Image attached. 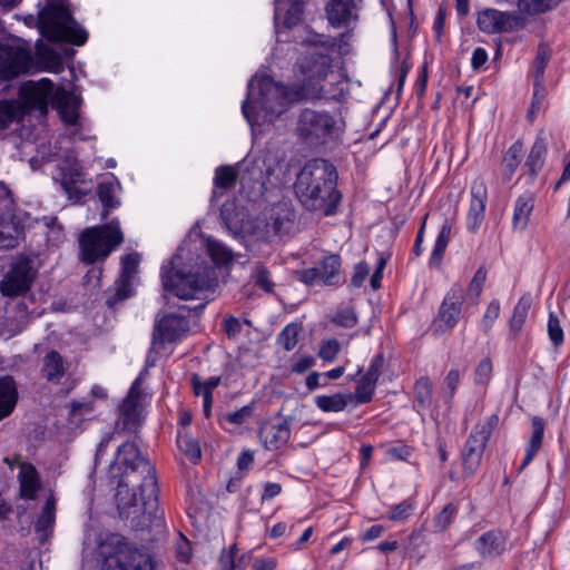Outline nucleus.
Here are the masks:
<instances>
[{"instance_id":"obj_1","label":"nucleus","mask_w":570,"mask_h":570,"mask_svg":"<svg viewBox=\"0 0 570 570\" xmlns=\"http://www.w3.org/2000/svg\"><path fill=\"white\" fill-rule=\"evenodd\" d=\"M160 277L166 292L174 293L180 299H202L196 305H180L176 313H169L158 320L153 334V346L179 341L189 331L191 313L198 315L207 304V292H214L218 285L216 272L206 267L202 272L185 274L174 271L173 262L161 266Z\"/></svg>"},{"instance_id":"obj_2","label":"nucleus","mask_w":570,"mask_h":570,"mask_svg":"<svg viewBox=\"0 0 570 570\" xmlns=\"http://www.w3.org/2000/svg\"><path fill=\"white\" fill-rule=\"evenodd\" d=\"M337 171L333 164L323 158L312 159L305 164L296 177L295 193L302 205L308 210L333 215L341 200L336 189Z\"/></svg>"},{"instance_id":"obj_3","label":"nucleus","mask_w":570,"mask_h":570,"mask_svg":"<svg viewBox=\"0 0 570 570\" xmlns=\"http://www.w3.org/2000/svg\"><path fill=\"white\" fill-rule=\"evenodd\" d=\"M313 43L299 61V68L305 77L303 89L312 99L341 100L344 96L343 82L331 70L332 58L330 50L336 46L334 39L316 35Z\"/></svg>"},{"instance_id":"obj_4","label":"nucleus","mask_w":570,"mask_h":570,"mask_svg":"<svg viewBox=\"0 0 570 570\" xmlns=\"http://www.w3.org/2000/svg\"><path fill=\"white\" fill-rule=\"evenodd\" d=\"M20 98L24 112L37 110L42 115L48 112V106L56 109L66 125L77 124L79 114L78 97L65 89H55L53 82L42 78L38 82L30 81L20 88Z\"/></svg>"},{"instance_id":"obj_5","label":"nucleus","mask_w":570,"mask_h":570,"mask_svg":"<svg viewBox=\"0 0 570 570\" xmlns=\"http://www.w3.org/2000/svg\"><path fill=\"white\" fill-rule=\"evenodd\" d=\"M38 28L41 36L51 42L82 46L88 39L87 31L69 11L68 0H46L38 14Z\"/></svg>"},{"instance_id":"obj_6","label":"nucleus","mask_w":570,"mask_h":570,"mask_svg":"<svg viewBox=\"0 0 570 570\" xmlns=\"http://www.w3.org/2000/svg\"><path fill=\"white\" fill-rule=\"evenodd\" d=\"M124 240L125 235L118 218L85 228L78 239V257L87 265L104 263L112 252L121 246Z\"/></svg>"},{"instance_id":"obj_7","label":"nucleus","mask_w":570,"mask_h":570,"mask_svg":"<svg viewBox=\"0 0 570 570\" xmlns=\"http://www.w3.org/2000/svg\"><path fill=\"white\" fill-rule=\"evenodd\" d=\"M117 460L125 466V472L130 475L141 476L139 488L141 489V501L145 511L149 514L158 511L159 489L157 484L156 470L151 463L141 455L135 442H125L117 449Z\"/></svg>"},{"instance_id":"obj_8","label":"nucleus","mask_w":570,"mask_h":570,"mask_svg":"<svg viewBox=\"0 0 570 570\" xmlns=\"http://www.w3.org/2000/svg\"><path fill=\"white\" fill-rule=\"evenodd\" d=\"M288 97L283 85L269 76L253 78L248 83V96L242 104V112L247 121L254 118L253 109H261L266 116H279L286 111Z\"/></svg>"},{"instance_id":"obj_9","label":"nucleus","mask_w":570,"mask_h":570,"mask_svg":"<svg viewBox=\"0 0 570 570\" xmlns=\"http://www.w3.org/2000/svg\"><path fill=\"white\" fill-rule=\"evenodd\" d=\"M101 556V570H154L151 557L120 534H111L102 542Z\"/></svg>"},{"instance_id":"obj_10","label":"nucleus","mask_w":570,"mask_h":570,"mask_svg":"<svg viewBox=\"0 0 570 570\" xmlns=\"http://www.w3.org/2000/svg\"><path fill=\"white\" fill-rule=\"evenodd\" d=\"M338 129V119L325 110L303 109L297 119L296 131L311 146L323 145Z\"/></svg>"},{"instance_id":"obj_11","label":"nucleus","mask_w":570,"mask_h":570,"mask_svg":"<svg viewBox=\"0 0 570 570\" xmlns=\"http://www.w3.org/2000/svg\"><path fill=\"white\" fill-rule=\"evenodd\" d=\"M39 271L37 256H16L0 282V293L9 298L24 295L30 291Z\"/></svg>"},{"instance_id":"obj_12","label":"nucleus","mask_w":570,"mask_h":570,"mask_svg":"<svg viewBox=\"0 0 570 570\" xmlns=\"http://www.w3.org/2000/svg\"><path fill=\"white\" fill-rule=\"evenodd\" d=\"M11 190L0 183V248L12 249L24 236L22 215L13 212Z\"/></svg>"},{"instance_id":"obj_13","label":"nucleus","mask_w":570,"mask_h":570,"mask_svg":"<svg viewBox=\"0 0 570 570\" xmlns=\"http://www.w3.org/2000/svg\"><path fill=\"white\" fill-rule=\"evenodd\" d=\"M476 24L482 32L488 35L507 33L524 29L528 24V19L520 14V12H508L489 8L478 13Z\"/></svg>"},{"instance_id":"obj_14","label":"nucleus","mask_w":570,"mask_h":570,"mask_svg":"<svg viewBox=\"0 0 570 570\" xmlns=\"http://www.w3.org/2000/svg\"><path fill=\"white\" fill-rule=\"evenodd\" d=\"M141 476L130 475L129 472L122 473L116 494L117 508L121 518L128 519L132 513L139 511L148 515L149 520L156 518L157 511L153 514L145 511L141 501V489L139 488Z\"/></svg>"},{"instance_id":"obj_15","label":"nucleus","mask_w":570,"mask_h":570,"mask_svg":"<svg viewBox=\"0 0 570 570\" xmlns=\"http://www.w3.org/2000/svg\"><path fill=\"white\" fill-rule=\"evenodd\" d=\"M464 303V292L461 284L455 283L445 294L436 317L432 324V332L442 335L452 330L459 322Z\"/></svg>"},{"instance_id":"obj_16","label":"nucleus","mask_w":570,"mask_h":570,"mask_svg":"<svg viewBox=\"0 0 570 570\" xmlns=\"http://www.w3.org/2000/svg\"><path fill=\"white\" fill-rule=\"evenodd\" d=\"M142 373L131 384L127 396L119 405L118 425L128 432H136L141 424L144 391L141 389Z\"/></svg>"},{"instance_id":"obj_17","label":"nucleus","mask_w":570,"mask_h":570,"mask_svg":"<svg viewBox=\"0 0 570 570\" xmlns=\"http://www.w3.org/2000/svg\"><path fill=\"white\" fill-rule=\"evenodd\" d=\"M296 214L289 202H278L264 213V228L267 238L283 237L293 233Z\"/></svg>"},{"instance_id":"obj_18","label":"nucleus","mask_w":570,"mask_h":570,"mask_svg":"<svg viewBox=\"0 0 570 570\" xmlns=\"http://www.w3.org/2000/svg\"><path fill=\"white\" fill-rule=\"evenodd\" d=\"M32 67V56L29 50L19 47L0 43V78L12 80L22 73H27Z\"/></svg>"},{"instance_id":"obj_19","label":"nucleus","mask_w":570,"mask_h":570,"mask_svg":"<svg viewBox=\"0 0 570 570\" xmlns=\"http://www.w3.org/2000/svg\"><path fill=\"white\" fill-rule=\"evenodd\" d=\"M239 193L255 202L265 190L266 177L259 160L244 159L237 164Z\"/></svg>"},{"instance_id":"obj_20","label":"nucleus","mask_w":570,"mask_h":570,"mask_svg":"<svg viewBox=\"0 0 570 570\" xmlns=\"http://www.w3.org/2000/svg\"><path fill=\"white\" fill-rule=\"evenodd\" d=\"M140 256L138 253L126 254L120 258V275L116 281V289L106 303L114 307L118 302L125 301L132 295V279L138 272Z\"/></svg>"},{"instance_id":"obj_21","label":"nucleus","mask_w":570,"mask_h":570,"mask_svg":"<svg viewBox=\"0 0 570 570\" xmlns=\"http://www.w3.org/2000/svg\"><path fill=\"white\" fill-rule=\"evenodd\" d=\"M488 441L476 432L470 433L461 452L463 476L472 478L480 468Z\"/></svg>"},{"instance_id":"obj_22","label":"nucleus","mask_w":570,"mask_h":570,"mask_svg":"<svg viewBox=\"0 0 570 570\" xmlns=\"http://www.w3.org/2000/svg\"><path fill=\"white\" fill-rule=\"evenodd\" d=\"M488 191L485 183L476 179L471 186V202L466 216V228L470 232H476L484 219Z\"/></svg>"},{"instance_id":"obj_23","label":"nucleus","mask_w":570,"mask_h":570,"mask_svg":"<svg viewBox=\"0 0 570 570\" xmlns=\"http://www.w3.org/2000/svg\"><path fill=\"white\" fill-rule=\"evenodd\" d=\"M362 0H330L326 4V16L332 26H345L357 19Z\"/></svg>"},{"instance_id":"obj_24","label":"nucleus","mask_w":570,"mask_h":570,"mask_svg":"<svg viewBox=\"0 0 570 570\" xmlns=\"http://www.w3.org/2000/svg\"><path fill=\"white\" fill-rule=\"evenodd\" d=\"M120 189L121 186L114 175L97 185L96 194L102 207L101 219H106L111 210L120 206L121 202L118 196Z\"/></svg>"},{"instance_id":"obj_25","label":"nucleus","mask_w":570,"mask_h":570,"mask_svg":"<svg viewBox=\"0 0 570 570\" xmlns=\"http://www.w3.org/2000/svg\"><path fill=\"white\" fill-rule=\"evenodd\" d=\"M265 449L278 450L284 446L291 438V424L287 419L261 428L258 432Z\"/></svg>"},{"instance_id":"obj_26","label":"nucleus","mask_w":570,"mask_h":570,"mask_svg":"<svg viewBox=\"0 0 570 570\" xmlns=\"http://www.w3.org/2000/svg\"><path fill=\"white\" fill-rule=\"evenodd\" d=\"M342 261L340 255L330 254L324 256L317 264L320 281L326 286H340L345 278L341 272Z\"/></svg>"},{"instance_id":"obj_27","label":"nucleus","mask_w":570,"mask_h":570,"mask_svg":"<svg viewBox=\"0 0 570 570\" xmlns=\"http://www.w3.org/2000/svg\"><path fill=\"white\" fill-rule=\"evenodd\" d=\"M19 400L18 385L13 376H0V421L10 416Z\"/></svg>"},{"instance_id":"obj_28","label":"nucleus","mask_w":570,"mask_h":570,"mask_svg":"<svg viewBox=\"0 0 570 570\" xmlns=\"http://www.w3.org/2000/svg\"><path fill=\"white\" fill-rule=\"evenodd\" d=\"M483 559H494L505 549V538L501 531H488L483 533L474 544Z\"/></svg>"},{"instance_id":"obj_29","label":"nucleus","mask_w":570,"mask_h":570,"mask_svg":"<svg viewBox=\"0 0 570 570\" xmlns=\"http://www.w3.org/2000/svg\"><path fill=\"white\" fill-rule=\"evenodd\" d=\"M82 184H85V175L78 168H69L62 173L60 185L73 204L81 203L89 193V190L78 187Z\"/></svg>"},{"instance_id":"obj_30","label":"nucleus","mask_w":570,"mask_h":570,"mask_svg":"<svg viewBox=\"0 0 570 570\" xmlns=\"http://www.w3.org/2000/svg\"><path fill=\"white\" fill-rule=\"evenodd\" d=\"M245 212L235 202L227 200L220 208V219L226 229L237 236L244 230Z\"/></svg>"},{"instance_id":"obj_31","label":"nucleus","mask_w":570,"mask_h":570,"mask_svg":"<svg viewBox=\"0 0 570 570\" xmlns=\"http://www.w3.org/2000/svg\"><path fill=\"white\" fill-rule=\"evenodd\" d=\"M66 374L63 357L59 352L51 350L42 360L41 375L50 383L59 384Z\"/></svg>"},{"instance_id":"obj_32","label":"nucleus","mask_w":570,"mask_h":570,"mask_svg":"<svg viewBox=\"0 0 570 570\" xmlns=\"http://www.w3.org/2000/svg\"><path fill=\"white\" fill-rule=\"evenodd\" d=\"M18 479L20 485V498L33 500L40 488L39 475L36 468L30 463H22Z\"/></svg>"},{"instance_id":"obj_33","label":"nucleus","mask_w":570,"mask_h":570,"mask_svg":"<svg viewBox=\"0 0 570 570\" xmlns=\"http://www.w3.org/2000/svg\"><path fill=\"white\" fill-rule=\"evenodd\" d=\"M534 207V197L531 193L519 196L514 204L512 226L515 230H523Z\"/></svg>"},{"instance_id":"obj_34","label":"nucleus","mask_w":570,"mask_h":570,"mask_svg":"<svg viewBox=\"0 0 570 570\" xmlns=\"http://www.w3.org/2000/svg\"><path fill=\"white\" fill-rule=\"evenodd\" d=\"M531 438L529 441V445L525 451L524 459L519 468V471H522L530 462L533 460L538 451L540 450L542 445L543 434H544V428L546 423L543 419L539 416H533L531 420Z\"/></svg>"},{"instance_id":"obj_35","label":"nucleus","mask_w":570,"mask_h":570,"mask_svg":"<svg viewBox=\"0 0 570 570\" xmlns=\"http://www.w3.org/2000/svg\"><path fill=\"white\" fill-rule=\"evenodd\" d=\"M552 56V51L546 43H540L537 49V55L533 61V86L535 87V95L539 89H543L544 71Z\"/></svg>"},{"instance_id":"obj_36","label":"nucleus","mask_w":570,"mask_h":570,"mask_svg":"<svg viewBox=\"0 0 570 570\" xmlns=\"http://www.w3.org/2000/svg\"><path fill=\"white\" fill-rule=\"evenodd\" d=\"M24 109L22 105L14 100L0 101V130L8 129L13 122L23 119Z\"/></svg>"},{"instance_id":"obj_37","label":"nucleus","mask_w":570,"mask_h":570,"mask_svg":"<svg viewBox=\"0 0 570 570\" xmlns=\"http://www.w3.org/2000/svg\"><path fill=\"white\" fill-rule=\"evenodd\" d=\"M522 144L514 142L504 154L501 163V173L505 180H510L514 175L522 159Z\"/></svg>"},{"instance_id":"obj_38","label":"nucleus","mask_w":570,"mask_h":570,"mask_svg":"<svg viewBox=\"0 0 570 570\" xmlns=\"http://www.w3.org/2000/svg\"><path fill=\"white\" fill-rule=\"evenodd\" d=\"M353 401L352 394H334V395H317L315 397L316 406L323 412H341L350 402Z\"/></svg>"},{"instance_id":"obj_39","label":"nucleus","mask_w":570,"mask_h":570,"mask_svg":"<svg viewBox=\"0 0 570 570\" xmlns=\"http://www.w3.org/2000/svg\"><path fill=\"white\" fill-rule=\"evenodd\" d=\"M563 0H518L520 14L537 16L556 9Z\"/></svg>"},{"instance_id":"obj_40","label":"nucleus","mask_w":570,"mask_h":570,"mask_svg":"<svg viewBox=\"0 0 570 570\" xmlns=\"http://www.w3.org/2000/svg\"><path fill=\"white\" fill-rule=\"evenodd\" d=\"M238 181V166L222 165L215 169L214 186L219 189H232Z\"/></svg>"},{"instance_id":"obj_41","label":"nucleus","mask_w":570,"mask_h":570,"mask_svg":"<svg viewBox=\"0 0 570 570\" xmlns=\"http://www.w3.org/2000/svg\"><path fill=\"white\" fill-rule=\"evenodd\" d=\"M531 304H532L531 296L523 295L520 297L519 302L514 306L513 314H512V317L509 323L510 331L513 333L514 336L521 331V328L527 320Z\"/></svg>"},{"instance_id":"obj_42","label":"nucleus","mask_w":570,"mask_h":570,"mask_svg":"<svg viewBox=\"0 0 570 570\" xmlns=\"http://www.w3.org/2000/svg\"><path fill=\"white\" fill-rule=\"evenodd\" d=\"M206 250L215 264H227L233 259L232 250L222 242L213 238H206Z\"/></svg>"},{"instance_id":"obj_43","label":"nucleus","mask_w":570,"mask_h":570,"mask_svg":"<svg viewBox=\"0 0 570 570\" xmlns=\"http://www.w3.org/2000/svg\"><path fill=\"white\" fill-rule=\"evenodd\" d=\"M487 281V269L481 266L472 277L466 293L464 294V302H468L472 305L478 304L479 297L482 293L484 283Z\"/></svg>"},{"instance_id":"obj_44","label":"nucleus","mask_w":570,"mask_h":570,"mask_svg":"<svg viewBox=\"0 0 570 570\" xmlns=\"http://www.w3.org/2000/svg\"><path fill=\"white\" fill-rule=\"evenodd\" d=\"M415 401L422 409H428L433 400V384L428 376L420 377L414 385Z\"/></svg>"},{"instance_id":"obj_45","label":"nucleus","mask_w":570,"mask_h":570,"mask_svg":"<svg viewBox=\"0 0 570 570\" xmlns=\"http://www.w3.org/2000/svg\"><path fill=\"white\" fill-rule=\"evenodd\" d=\"M177 445L179 450L190 460V462L196 463L200 459L202 451L199 443L188 433H178Z\"/></svg>"},{"instance_id":"obj_46","label":"nucleus","mask_w":570,"mask_h":570,"mask_svg":"<svg viewBox=\"0 0 570 570\" xmlns=\"http://www.w3.org/2000/svg\"><path fill=\"white\" fill-rule=\"evenodd\" d=\"M546 153L547 148L542 140H537L531 147L524 166L529 169L532 177L542 168Z\"/></svg>"},{"instance_id":"obj_47","label":"nucleus","mask_w":570,"mask_h":570,"mask_svg":"<svg viewBox=\"0 0 570 570\" xmlns=\"http://www.w3.org/2000/svg\"><path fill=\"white\" fill-rule=\"evenodd\" d=\"M376 387V382L362 376L357 382L354 394H352L353 400L357 404H365L372 401L374 392Z\"/></svg>"},{"instance_id":"obj_48","label":"nucleus","mask_w":570,"mask_h":570,"mask_svg":"<svg viewBox=\"0 0 570 570\" xmlns=\"http://www.w3.org/2000/svg\"><path fill=\"white\" fill-rule=\"evenodd\" d=\"M451 229H452V224L449 219H446L444 222V224L442 225L441 230L435 240L434 248H433V252L431 255V261H434V262L441 261V258L446 249V246L449 244V240H450Z\"/></svg>"},{"instance_id":"obj_49","label":"nucleus","mask_w":570,"mask_h":570,"mask_svg":"<svg viewBox=\"0 0 570 570\" xmlns=\"http://www.w3.org/2000/svg\"><path fill=\"white\" fill-rule=\"evenodd\" d=\"M193 391L196 395L213 396V391L220 384V376H210L205 381H202L198 374H193L191 379Z\"/></svg>"},{"instance_id":"obj_50","label":"nucleus","mask_w":570,"mask_h":570,"mask_svg":"<svg viewBox=\"0 0 570 570\" xmlns=\"http://www.w3.org/2000/svg\"><path fill=\"white\" fill-rule=\"evenodd\" d=\"M55 500L48 499L42 508V511L39 518L36 521L35 529L36 532H45L48 529L52 528L55 523Z\"/></svg>"},{"instance_id":"obj_51","label":"nucleus","mask_w":570,"mask_h":570,"mask_svg":"<svg viewBox=\"0 0 570 570\" xmlns=\"http://www.w3.org/2000/svg\"><path fill=\"white\" fill-rule=\"evenodd\" d=\"M301 326L296 323L287 324L277 336V342L285 351H292L297 344Z\"/></svg>"},{"instance_id":"obj_52","label":"nucleus","mask_w":570,"mask_h":570,"mask_svg":"<svg viewBox=\"0 0 570 570\" xmlns=\"http://www.w3.org/2000/svg\"><path fill=\"white\" fill-rule=\"evenodd\" d=\"M304 13L303 0H288V6L285 10L284 26L292 28L302 21Z\"/></svg>"},{"instance_id":"obj_53","label":"nucleus","mask_w":570,"mask_h":570,"mask_svg":"<svg viewBox=\"0 0 570 570\" xmlns=\"http://www.w3.org/2000/svg\"><path fill=\"white\" fill-rule=\"evenodd\" d=\"M460 380V372L455 368L451 370L444 377L441 394L445 403H450L454 397Z\"/></svg>"},{"instance_id":"obj_54","label":"nucleus","mask_w":570,"mask_h":570,"mask_svg":"<svg viewBox=\"0 0 570 570\" xmlns=\"http://www.w3.org/2000/svg\"><path fill=\"white\" fill-rule=\"evenodd\" d=\"M458 509L453 503L446 504L434 519V531L443 532L452 522Z\"/></svg>"},{"instance_id":"obj_55","label":"nucleus","mask_w":570,"mask_h":570,"mask_svg":"<svg viewBox=\"0 0 570 570\" xmlns=\"http://www.w3.org/2000/svg\"><path fill=\"white\" fill-rule=\"evenodd\" d=\"M253 279L257 287L262 288L266 293H273L274 282L271 278L269 271L262 264H258L253 273Z\"/></svg>"},{"instance_id":"obj_56","label":"nucleus","mask_w":570,"mask_h":570,"mask_svg":"<svg viewBox=\"0 0 570 570\" xmlns=\"http://www.w3.org/2000/svg\"><path fill=\"white\" fill-rule=\"evenodd\" d=\"M493 372L492 362L489 357L481 360L474 371V383L476 385H488Z\"/></svg>"},{"instance_id":"obj_57","label":"nucleus","mask_w":570,"mask_h":570,"mask_svg":"<svg viewBox=\"0 0 570 570\" xmlns=\"http://www.w3.org/2000/svg\"><path fill=\"white\" fill-rule=\"evenodd\" d=\"M548 334L556 347L562 345L564 341L563 330L560 325L559 318L553 313H550L549 315Z\"/></svg>"},{"instance_id":"obj_58","label":"nucleus","mask_w":570,"mask_h":570,"mask_svg":"<svg viewBox=\"0 0 570 570\" xmlns=\"http://www.w3.org/2000/svg\"><path fill=\"white\" fill-rule=\"evenodd\" d=\"M341 345L337 340L332 338L322 342L318 356L325 362H333L340 353Z\"/></svg>"},{"instance_id":"obj_59","label":"nucleus","mask_w":570,"mask_h":570,"mask_svg":"<svg viewBox=\"0 0 570 570\" xmlns=\"http://www.w3.org/2000/svg\"><path fill=\"white\" fill-rule=\"evenodd\" d=\"M500 315V302L498 299H492L487 307V311L483 315L481 325L485 333H488L491 328L495 320Z\"/></svg>"},{"instance_id":"obj_60","label":"nucleus","mask_w":570,"mask_h":570,"mask_svg":"<svg viewBox=\"0 0 570 570\" xmlns=\"http://www.w3.org/2000/svg\"><path fill=\"white\" fill-rule=\"evenodd\" d=\"M253 414V406L245 405L237 411L224 414L223 420L233 424L240 425Z\"/></svg>"},{"instance_id":"obj_61","label":"nucleus","mask_w":570,"mask_h":570,"mask_svg":"<svg viewBox=\"0 0 570 570\" xmlns=\"http://www.w3.org/2000/svg\"><path fill=\"white\" fill-rule=\"evenodd\" d=\"M499 416L495 414L490 415L487 421L482 424H476L472 432H476L478 435L484 436L487 441H489L493 430L498 425Z\"/></svg>"},{"instance_id":"obj_62","label":"nucleus","mask_w":570,"mask_h":570,"mask_svg":"<svg viewBox=\"0 0 570 570\" xmlns=\"http://www.w3.org/2000/svg\"><path fill=\"white\" fill-rule=\"evenodd\" d=\"M383 366H384V355L382 353H380L372 358L370 366L363 376L377 383V381L382 374Z\"/></svg>"},{"instance_id":"obj_63","label":"nucleus","mask_w":570,"mask_h":570,"mask_svg":"<svg viewBox=\"0 0 570 570\" xmlns=\"http://www.w3.org/2000/svg\"><path fill=\"white\" fill-rule=\"evenodd\" d=\"M368 273H370V266L367 263H365V262L357 263L354 267V273L351 278V286L355 287V288L361 287L364 284L365 279L367 278Z\"/></svg>"},{"instance_id":"obj_64","label":"nucleus","mask_w":570,"mask_h":570,"mask_svg":"<svg viewBox=\"0 0 570 570\" xmlns=\"http://www.w3.org/2000/svg\"><path fill=\"white\" fill-rule=\"evenodd\" d=\"M235 552H236V546H232L228 550H223L220 556H219V560H218V564H219V569L218 570H235L236 568V562H235Z\"/></svg>"}]
</instances>
